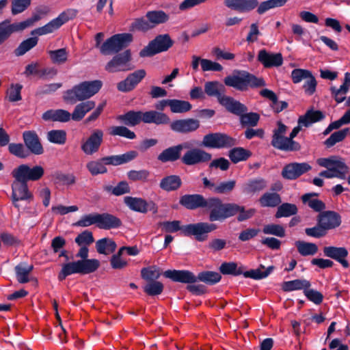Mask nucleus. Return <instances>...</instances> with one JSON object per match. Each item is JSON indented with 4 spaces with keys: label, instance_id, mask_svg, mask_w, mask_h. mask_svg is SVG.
Returning <instances> with one entry per match:
<instances>
[{
    "label": "nucleus",
    "instance_id": "393cba45",
    "mask_svg": "<svg viewBox=\"0 0 350 350\" xmlns=\"http://www.w3.org/2000/svg\"><path fill=\"white\" fill-rule=\"evenodd\" d=\"M184 148H189L188 142H184L173 146L163 150L157 157V159L162 163L174 162L181 159V151Z\"/></svg>",
    "mask_w": 350,
    "mask_h": 350
},
{
    "label": "nucleus",
    "instance_id": "052dcab7",
    "mask_svg": "<svg viewBox=\"0 0 350 350\" xmlns=\"http://www.w3.org/2000/svg\"><path fill=\"white\" fill-rule=\"evenodd\" d=\"M47 139L51 143L63 145L66 142V132L64 130H51L47 133Z\"/></svg>",
    "mask_w": 350,
    "mask_h": 350
},
{
    "label": "nucleus",
    "instance_id": "c85d7f7f",
    "mask_svg": "<svg viewBox=\"0 0 350 350\" xmlns=\"http://www.w3.org/2000/svg\"><path fill=\"white\" fill-rule=\"evenodd\" d=\"M143 122L154 124L156 125H166L170 123V117L165 113L157 110H150L143 112Z\"/></svg>",
    "mask_w": 350,
    "mask_h": 350
},
{
    "label": "nucleus",
    "instance_id": "de8ad7c7",
    "mask_svg": "<svg viewBox=\"0 0 350 350\" xmlns=\"http://www.w3.org/2000/svg\"><path fill=\"white\" fill-rule=\"evenodd\" d=\"M219 270L224 275H240L243 273V266L238 267L235 262H224L220 265Z\"/></svg>",
    "mask_w": 350,
    "mask_h": 350
},
{
    "label": "nucleus",
    "instance_id": "473e14b6",
    "mask_svg": "<svg viewBox=\"0 0 350 350\" xmlns=\"http://www.w3.org/2000/svg\"><path fill=\"white\" fill-rule=\"evenodd\" d=\"M71 114L65 109H49L42 113V118L44 121L68 122L70 121Z\"/></svg>",
    "mask_w": 350,
    "mask_h": 350
},
{
    "label": "nucleus",
    "instance_id": "4d7b16f0",
    "mask_svg": "<svg viewBox=\"0 0 350 350\" xmlns=\"http://www.w3.org/2000/svg\"><path fill=\"white\" fill-rule=\"evenodd\" d=\"M104 191L111 193L116 196H119L130 192V187L126 181L120 182L116 186L105 185Z\"/></svg>",
    "mask_w": 350,
    "mask_h": 350
},
{
    "label": "nucleus",
    "instance_id": "423d86ee",
    "mask_svg": "<svg viewBox=\"0 0 350 350\" xmlns=\"http://www.w3.org/2000/svg\"><path fill=\"white\" fill-rule=\"evenodd\" d=\"M133 40V36L129 33L115 34L102 44L100 53L104 55L118 53L129 46Z\"/></svg>",
    "mask_w": 350,
    "mask_h": 350
},
{
    "label": "nucleus",
    "instance_id": "5701e85b",
    "mask_svg": "<svg viewBox=\"0 0 350 350\" xmlns=\"http://www.w3.org/2000/svg\"><path fill=\"white\" fill-rule=\"evenodd\" d=\"M163 275L174 282L187 284L188 285L196 282L195 274L189 270L168 269L165 271Z\"/></svg>",
    "mask_w": 350,
    "mask_h": 350
},
{
    "label": "nucleus",
    "instance_id": "bb28decb",
    "mask_svg": "<svg viewBox=\"0 0 350 350\" xmlns=\"http://www.w3.org/2000/svg\"><path fill=\"white\" fill-rule=\"evenodd\" d=\"M324 256L335 260L344 268H348L349 263L346 260L349 252L345 247L326 246L323 247Z\"/></svg>",
    "mask_w": 350,
    "mask_h": 350
},
{
    "label": "nucleus",
    "instance_id": "4c0bfd02",
    "mask_svg": "<svg viewBox=\"0 0 350 350\" xmlns=\"http://www.w3.org/2000/svg\"><path fill=\"white\" fill-rule=\"evenodd\" d=\"M252 154L250 150L243 147H234L228 152V157L234 164L247 160Z\"/></svg>",
    "mask_w": 350,
    "mask_h": 350
},
{
    "label": "nucleus",
    "instance_id": "a211bd4d",
    "mask_svg": "<svg viewBox=\"0 0 350 350\" xmlns=\"http://www.w3.org/2000/svg\"><path fill=\"white\" fill-rule=\"evenodd\" d=\"M312 166L306 162H293L284 165L281 175L286 180H293L311 170Z\"/></svg>",
    "mask_w": 350,
    "mask_h": 350
},
{
    "label": "nucleus",
    "instance_id": "b1692460",
    "mask_svg": "<svg viewBox=\"0 0 350 350\" xmlns=\"http://www.w3.org/2000/svg\"><path fill=\"white\" fill-rule=\"evenodd\" d=\"M207 198L201 194H185L179 199V204L187 210L204 208Z\"/></svg>",
    "mask_w": 350,
    "mask_h": 350
},
{
    "label": "nucleus",
    "instance_id": "4468645a",
    "mask_svg": "<svg viewBox=\"0 0 350 350\" xmlns=\"http://www.w3.org/2000/svg\"><path fill=\"white\" fill-rule=\"evenodd\" d=\"M16 175L18 180H23L26 183L28 181H36L40 180L44 174V170L41 165H35L30 167L27 164H21L14 168L12 172Z\"/></svg>",
    "mask_w": 350,
    "mask_h": 350
},
{
    "label": "nucleus",
    "instance_id": "f257e3e1",
    "mask_svg": "<svg viewBox=\"0 0 350 350\" xmlns=\"http://www.w3.org/2000/svg\"><path fill=\"white\" fill-rule=\"evenodd\" d=\"M288 0H267L259 3L258 0H224V5L229 9L239 13H247L257 8L258 14L268 10L284 6Z\"/></svg>",
    "mask_w": 350,
    "mask_h": 350
},
{
    "label": "nucleus",
    "instance_id": "6e6552de",
    "mask_svg": "<svg viewBox=\"0 0 350 350\" xmlns=\"http://www.w3.org/2000/svg\"><path fill=\"white\" fill-rule=\"evenodd\" d=\"M238 144L237 140L224 133H209L204 135L201 146L207 148H230Z\"/></svg>",
    "mask_w": 350,
    "mask_h": 350
},
{
    "label": "nucleus",
    "instance_id": "09e8293b",
    "mask_svg": "<svg viewBox=\"0 0 350 350\" xmlns=\"http://www.w3.org/2000/svg\"><path fill=\"white\" fill-rule=\"evenodd\" d=\"M349 128H345L342 130L335 131L331 134V135L323 142L324 145L327 148L333 147L335 144L338 142H342L347 137Z\"/></svg>",
    "mask_w": 350,
    "mask_h": 350
},
{
    "label": "nucleus",
    "instance_id": "3c124183",
    "mask_svg": "<svg viewBox=\"0 0 350 350\" xmlns=\"http://www.w3.org/2000/svg\"><path fill=\"white\" fill-rule=\"evenodd\" d=\"M298 209L295 204L285 202L280 205L275 213L276 218L288 217L297 213Z\"/></svg>",
    "mask_w": 350,
    "mask_h": 350
},
{
    "label": "nucleus",
    "instance_id": "79ce46f5",
    "mask_svg": "<svg viewBox=\"0 0 350 350\" xmlns=\"http://www.w3.org/2000/svg\"><path fill=\"white\" fill-rule=\"evenodd\" d=\"M117 245L109 238H103L96 242V249L98 254L108 255L115 252Z\"/></svg>",
    "mask_w": 350,
    "mask_h": 350
},
{
    "label": "nucleus",
    "instance_id": "13d9d810",
    "mask_svg": "<svg viewBox=\"0 0 350 350\" xmlns=\"http://www.w3.org/2000/svg\"><path fill=\"white\" fill-rule=\"evenodd\" d=\"M9 152L20 159H26L29 154V151L27 150L25 144L21 143H9L8 144Z\"/></svg>",
    "mask_w": 350,
    "mask_h": 350
},
{
    "label": "nucleus",
    "instance_id": "ddd939ff",
    "mask_svg": "<svg viewBox=\"0 0 350 350\" xmlns=\"http://www.w3.org/2000/svg\"><path fill=\"white\" fill-rule=\"evenodd\" d=\"M50 12V9L46 5H40L36 8L34 12L32 14L31 17L27 18V20L20 22V23H10V21L8 20V26L11 33V35L14 32L23 31L25 29L31 26L34 23L41 20L44 16L47 15Z\"/></svg>",
    "mask_w": 350,
    "mask_h": 350
},
{
    "label": "nucleus",
    "instance_id": "4be33fe9",
    "mask_svg": "<svg viewBox=\"0 0 350 350\" xmlns=\"http://www.w3.org/2000/svg\"><path fill=\"white\" fill-rule=\"evenodd\" d=\"M103 139V132L100 129L94 130L82 144L81 150L88 155H92L97 152L100 147Z\"/></svg>",
    "mask_w": 350,
    "mask_h": 350
},
{
    "label": "nucleus",
    "instance_id": "864d4df0",
    "mask_svg": "<svg viewBox=\"0 0 350 350\" xmlns=\"http://www.w3.org/2000/svg\"><path fill=\"white\" fill-rule=\"evenodd\" d=\"M161 274L160 268L157 266L144 267L141 270L142 278L148 282L157 281Z\"/></svg>",
    "mask_w": 350,
    "mask_h": 350
},
{
    "label": "nucleus",
    "instance_id": "69168bd1",
    "mask_svg": "<svg viewBox=\"0 0 350 350\" xmlns=\"http://www.w3.org/2000/svg\"><path fill=\"white\" fill-rule=\"evenodd\" d=\"M163 284L159 281L148 282L144 286V291L149 296H156L162 293Z\"/></svg>",
    "mask_w": 350,
    "mask_h": 350
},
{
    "label": "nucleus",
    "instance_id": "72a5a7b5",
    "mask_svg": "<svg viewBox=\"0 0 350 350\" xmlns=\"http://www.w3.org/2000/svg\"><path fill=\"white\" fill-rule=\"evenodd\" d=\"M142 114L143 111L131 110L118 116L117 120L126 126H135L143 122Z\"/></svg>",
    "mask_w": 350,
    "mask_h": 350
},
{
    "label": "nucleus",
    "instance_id": "37998d69",
    "mask_svg": "<svg viewBox=\"0 0 350 350\" xmlns=\"http://www.w3.org/2000/svg\"><path fill=\"white\" fill-rule=\"evenodd\" d=\"M196 282L200 281L208 285H215L218 283L221 279V275L219 273L213 271H204L198 273V275H196Z\"/></svg>",
    "mask_w": 350,
    "mask_h": 350
},
{
    "label": "nucleus",
    "instance_id": "1a4fd4ad",
    "mask_svg": "<svg viewBox=\"0 0 350 350\" xmlns=\"http://www.w3.org/2000/svg\"><path fill=\"white\" fill-rule=\"evenodd\" d=\"M77 10L68 8L60 13L57 18L51 20L45 25L33 30L31 34L42 36L52 33L54 30L59 29L68 21L74 19L77 16Z\"/></svg>",
    "mask_w": 350,
    "mask_h": 350
},
{
    "label": "nucleus",
    "instance_id": "5fc2aeb1",
    "mask_svg": "<svg viewBox=\"0 0 350 350\" xmlns=\"http://www.w3.org/2000/svg\"><path fill=\"white\" fill-rule=\"evenodd\" d=\"M239 118L241 125L243 127H254L259 122L260 115L255 112H245L240 115Z\"/></svg>",
    "mask_w": 350,
    "mask_h": 350
},
{
    "label": "nucleus",
    "instance_id": "e2e57ef3",
    "mask_svg": "<svg viewBox=\"0 0 350 350\" xmlns=\"http://www.w3.org/2000/svg\"><path fill=\"white\" fill-rule=\"evenodd\" d=\"M48 53L51 62L55 64H62L68 59V52L64 48L49 51Z\"/></svg>",
    "mask_w": 350,
    "mask_h": 350
},
{
    "label": "nucleus",
    "instance_id": "c03bdc74",
    "mask_svg": "<svg viewBox=\"0 0 350 350\" xmlns=\"http://www.w3.org/2000/svg\"><path fill=\"white\" fill-rule=\"evenodd\" d=\"M259 202L262 207H275L281 203V198L275 192H266L259 198Z\"/></svg>",
    "mask_w": 350,
    "mask_h": 350
},
{
    "label": "nucleus",
    "instance_id": "9b49d317",
    "mask_svg": "<svg viewBox=\"0 0 350 350\" xmlns=\"http://www.w3.org/2000/svg\"><path fill=\"white\" fill-rule=\"evenodd\" d=\"M14 180L12 183V195L11 200L13 206L17 209H20V201H31L33 200V194L29 190L27 183L23 180H18L16 175L11 173Z\"/></svg>",
    "mask_w": 350,
    "mask_h": 350
},
{
    "label": "nucleus",
    "instance_id": "ea45409f",
    "mask_svg": "<svg viewBox=\"0 0 350 350\" xmlns=\"http://www.w3.org/2000/svg\"><path fill=\"white\" fill-rule=\"evenodd\" d=\"M14 269L17 281L21 284H25L29 281V275L33 271V266L23 262L17 265Z\"/></svg>",
    "mask_w": 350,
    "mask_h": 350
},
{
    "label": "nucleus",
    "instance_id": "f3484780",
    "mask_svg": "<svg viewBox=\"0 0 350 350\" xmlns=\"http://www.w3.org/2000/svg\"><path fill=\"white\" fill-rule=\"evenodd\" d=\"M84 261H72L64 263L58 273L57 278L59 281L64 280L72 274L87 275L93 272L87 268Z\"/></svg>",
    "mask_w": 350,
    "mask_h": 350
},
{
    "label": "nucleus",
    "instance_id": "a878e982",
    "mask_svg": "<svg viewBox=\"0 0 350 350\" xmlns=\"http://www.w3.org/2000/svg\"><path fill=\"white\" fill-rule=\"evenodd\" d=\"M317 221L327 232L328 230L336 228L341 224V217L335 211H323L318 215Z\"/></svg>",
    "mask_w": 350,
    "mask_h": 350
},
{
    "label": "nucleus",
    "instance_id": "2eb2a0df",
    "mask_svg": "<svg viewBox=\"0 0 350 350\" xmlns=\"http://www.w3.org/2000/svg\"><path fill=\"white\" fill-rule=\"evenodd\" d=\"M212 159V154L206 150L193 148L188 150L181 157V162L187 166L196 165L209 162Z\"/></svg>",
    "mask_w": 350,
    "mask_h": 350
},
{
    "label": "nucleus",
    "instance_id": "7ed1b4c3",
    "mask_svg": "<svg viewBox=\"0 0 350 350\" xmlns=\"http://www.w3.org/2000/svg\"><path fill=\"white\" fill-rule=\"evenodd\" d=\"M301 124L293 128L288 137L284 135L287 130V126L281 121H278V128L273 131L272 139L271 144L273 147L278 150L286 152L299 151L301 149L299 143L294 140L301 130Z\"/></svg>",
    "mask_w": 350,
    "mask_h": 350
},
{
    "label": "nucleus",
    "instance_id": "39448f33",
    "mask_svg": "<svg viewBox=\"0 0 350 350\" xmlns=\"http://www.w3.org/2000/svg\"><path fill=\"white\" fill-rule=\"evenodd\" d=\"M236 207L234 203H224L219 198L211 197L207 198L204 209L209 211L208 220L213 222L234 216Z\"/></svg>",
    "mask_w": 350,
    "mask_h": 350
},
{
    "label": "nucleus",
    "instance_id": "8fccbe9b",
    "mask_svg": "<svg viewBox=\"0 0 350 350\" xmlns=\"http://www.w3.org/2000/svg\"><path fill=\"white\" fill-rule=\"evenodd\" d=\"M158 226L167 233H174L180 230V234L184 236L185 225L180 226V221L178 220L160 221L158 223Z\"/></svg>",
    "mask_w": 350,
    "mask_h": 350
},
{
    "label": "nucleus",
    "instance_id": "dca6fc26",
    "mask_svg": "<svg viewBox=\"0 0 350 350\" xmlns=\"http://www.w3.org/2000/svg\"><path fill=\"white\" fill-rule=\"evenodd\" d=\"M116 55L106 64L105 70L109 72L126 71L131 68L128 64L131 60V53L130 49L125 50L123 53H116Z\"/></svg>",
    "mask_w": 350,
    "mask_h": 350
},
{
    "label": "nucleus",
    "instance_id": "338daca9",
    "mask_svg": "<svg viewBox=\"0 0 350 350\" xmlns=\"http://www.w3.org/2000/svg\"><path fill=\"white\" fill-rule=\"evenodd\" d=\"M262 232L266 234H271L278 237H284L286 235L284 227L280 224H271L265 225Z\"/></svg>",
    "mask_w": 350,
    "mask_h": 350
},
{
    "label": "nucleus",
    "instance_id": "9d476101",
    "mask_svg": "<svg viewBox=\"0 0 350 350\" xmlns=\"http://www.w3.org/2000/svg\"><path fill=\"white\" fill-rule=\"evenodd\" d=\"M317 163L323 167L332 171L337 178L345 180L349 173V167L345 159L339 156L332 155L328 157H322L317 160Z\"/></svg>",
    "mask_w": 350,
    "mask_h": 350
},
{
    "label": "nucleus",
    "instance_id": "f704fd0d",
    "mask_svg": "<svg viewBox=\"0 0 350 350\" xmlns=\"http://www.w3.org/2000/svg\"><path fill=\"white\" fill-rule=\"evenodd\" d=\"M325 118L324 113L319 110L308 109L304 116L298 119V124L308 127L311 124L319 122Z\"/></svg>",
    "mask_w": 350,
    "mask_h": 350
},
{
    "label": "nucleus",
    "instance_id": "7c9ffc66",
    "mask_svg": "<svg viewBox=\"0 0 350 350\" xmlns=\"http://www.w3.org/2000/svg\"><path fill=\"white\" fill-rule=\"evenodd\" d=\"M204 93L210 97H215L218 103L225 97L226 88L218 81H207L204 86Z\"/></svg>",
    "mask_w": 350,
    "mask_h": 350
},
{
    "label": "nucleus",
    "instance_id": "0e129e2a",
    "mask_svg": "<svg viewBox=\"0 0 350 350\" xmlns=\"http://www.w3.org/2000/svg\"><path fill=\"white\" fill-rule=\"evenodd\" d=\"M267 181L262 178L250 180L245 187L248 193H255L264 189L267 187Z\"/></svg>",
    "mask_w": 350,
    "mask_h": 350
},
{
    "label": "nucleus",
    "instance_id": "a19ab883",
    "mask_svg": "<svg viewBox=\"0 0 350 350\" xmlns=\"http://www.w3.org/2000/svg\"><path fill=\"white\" fill-rule=\"evenodd\" d=\"M124 202L132 211L142 213H147V202L141 198L126 196L124 199Z\"/></svg>",
    "mask_w": 350,
    "mask_h": 350
},
{
    "label": "nucleus",
    "instance_id": "20e7f679",
    "mask_svg": "<svg viewBox=\"0 0 350 350\" xmlns=\"http://www.w3.org/2000/svg\"><path fill=\"white\" fill-rule=\"evenodd\" d=\"M224 85L241 92L247 91L249 88H257L266 85L263 78L257 77L254 75L243 70H234L232 75L224 78Z\"/></svg>",
    "mask_w": 350,
    "mask_h": 350
},
{
    "label": "nucleus",
    "instance_id": "58836bf2",
    "mask_svg": "<svg viewBox=\"0 0 350 350\" xmlns=\"http://www.w3.org/2000/svg\"><path fill=\"white\" fill-rule=\"evenodd\" d=\"M311 286L310 281L305 279H296L290 281L284 282L282 284V290L284 292L293 291L304 290L308 288Z\"/></svg>",
    "mask_w": 350,
    "mask_h": 350
},
{
    "label": "nucleus",
    "instance_id": "a18cd8bd",
    "mask_svg": "<svg viewBox=\"0 0 350 350\" xmlns=\"http://www.w3.org/2000/svg\"><path fill=\"white\" fill-rule=\"evenodd\" d=\"M146 17L150 21L151 25H153V28L159 25L166 23L170 17L163 10H154L149 11L146 13Z\"/></svg>",
    "mask_w": 350,
    "mask_h": 350
},
{
    "label": "nucleus",
    "instance_id": "e433bc0d",
    "mask_svg": "<svg viewBox=\"0 0 350 350\" xmlns=\"http://www.w3.org/2000/svg\"><path fill=\"white\" fill-rule=\"evenodd\" d=\"M182 185V180L178 175H170L163 178L159 183L161 189L165 191L178 190Z\"/></svg>",
    "mask_w": 350,
    "mask_h": 350
},
{
    "label": "nucleus",
    "instance_id": "f03ea898",
    "mask_svg": "<svg viewBox=\"0 0 350 350\" xmlns=\"http://www.w3.org/2000/svg\"><path fill=\"white\" fill-rule=\"evenodd\" d=\"M103 85L100 80L85 81L74 85L63 93V100L68 104H75L78 101L89 99L99 92Z\"/></svg>",
    "mask_w": 350,
    "mask_h": 350
},
{
    "label": "nucleus",
    "instance_id": "aec40b11",
    "mask_svg": "<svg viewBox=\"0 0 350 350\" xmlns=\"http://www.w3.org/2000/svg\"><path fill=\"white\" fill-rule=\"evenodd\" d=\"M200 126V121L194 118H186L170 121V129L177 133L187 134L197 131Z\"/></svg>",
    "mask_w": 350,
    "mask_h": 350
},
{
    "label": "nucleus",
    "instance_id": "49530a36",
    "mask_svg": "<svg viewBox=\"0 0 350 350\" xmlns=\"http://www.w3.org/2000/svg\"><path fill=\"white\" fill-rule=\"evenodd\" d=\"M295 245L298 252L303 256H313L318 252L317 245L313 243L297 241Z\"/></svg>",
    "mask_w": 350,
    "mask_h": 350
},
{
    "label": "nucleus",
    "instance_id": "680f3d73",
    "mask_svg": "<svg viewBox=\"0 0 350 350\" xmlns=\"http://www.w3.org/2000/svg\"><path fill=\"white\" fill-rule=\"evenodd\" d=\"M86 167L92 176H96L100 174H105L107 172L105 164L102 161V158L92 161L87 163Z\"/></svg>",
    "mask_w": 350,
    "mask_h": 350
},
{
    "label": "nucleus",
    "instance_id": "cd10ccee",
    "mask_svg": "<svg viewBox=\"0 0 350 350\" xmlns=\"http://www.w3.org/2000/svg\"><path fill=\"white\" fill-rule=\"evenodd\" d=\"M258 60L265 68L278 67L283 64V57L281 53H269L265 49L259 51Z\"/></svg>",
    "mask_w": 350,
    "mask_h": 350
},
{
    "label": "nucleus",
    "instance_id": "412c9836",
    "mask_svg": "<svg viewBox=\"0 0 350 350\" xmlns=\"http://www.w3.org/2000/svg\"><path fill=\"white\" fill-rule=\"evenodd\" d=\"M146 72L144 69H139L129 74L126 78L117 84V89L122 92H129L135 87L146 77Z\"/></svg>",
    "mask_w": 350,
    "mask_h": 350
},
{
    "label": "nucleus",
    "instance_id": "f8f14e48",
    "mask_svg": "<svg viewBox=\"0 0 350 350\" xmlns=\"http://www.w3.org/2000/svg\"><path fill=\"white\" fill-rule=\"evenodd\" d=\"M217 226L214 223L198 222L185 225L184 236H193L195 239L199 242L207 240L208 233L215 230Z\"/></svg>",
    "mask_w": 350,
    "mask_h": 350
},
{
    "label": "nucleus",
    "instance_id": "774afa93",
    "mask_svg": "<svg viewBox=\"0 0 350 350\" xmlns=\"http://www.w3.org/2000/svg\"><path fill=\"white\" fill-rule=\"evenodd\" d=\"M152 28L153 25H151L150 21L144 17L136 18L131 25V29L133 31H147Z\"/></svg>",
    "mask_w": 350,
    "mask_h": 350
},
{
    "label": "nucleus",
    "instance_id": "6ab92c4d",
    "mask_svg": "<svg viewBox=\"0 0 350 350\" xmlns=\"http://www.w3.org/2000/svg\"><path fill=\"white\" fill-rule=\"evenodd\" d=\"M23 139L29 154L40 155L44 153V148L40 139L35 131H25L23 133Z\"/></svg>",
    "mask_w": 350,
    "mask_h": 350
},
{
    "label": "nucleus",
    "instance_id": "c9c22d12",
    "mask_svg": "<svg viewBox=\"0 0 350 350\" xmlns=\"http://www.w3.org/2000/svg\"><path fill=\"white\" fill-rule=\"evenodd\" d=\"M89 249L88 246L82 245L76 254L77 258H80L78 261H84L85 267L92 272H95L100 267V261L95 258H88Z\"/></svg>",
    "mask_w": 350,
    "mask_h": 350
},
{
    "label": "nucleus",
    "instance_id": "0eeeda50",
    "mask_svg": "<svg viewBox=\"0 0 350 350\" xmlns=\"http://www.w3.org/2000/svg\"><path fill=\"white\" fill-rule=\"evenodd\" d=\"M174 42L168 33L159 34L139 52L141 57H152L158 53L168 51Z\"/></svg>",
    "mask_w": 350,
    "mask_h": 350
},
{
    "label": "nucleus",
    "instance_id": "c756f323",
    "mask_svg": "<svg viewBox=\"0 0 350 350\" xmlns=\"http://www.w3.org/2000/svg\"><path fill=\"white\" fill-rule=\"evenodd\" d=\"M219 104L224 107L228 112L238 116L248 110L244 104L228 96H225L223 99H221Z\"/></svg>",
    "mask_w": 350,
    "mask_h": 350
},
{
    "label": "nucleus",
    "instance_id": "bf43d9fd",
    "mask_svg": "<svg viewBox=\"0 0 350 350\" xmlns=\"http://www.w3.org/2000/svg\"><path fill=\"white\" fill-rule=\"evenodd\" d=\"M98 224V213L83 215L79 220L72 224L73 226L88 227L91 225Z\"/></svg>",
    "mask_w": 350,
    "mask_h": 350
},
{
    "label": "nucleus",
    "instance_id": "2f4dec72",
    "mask_svg": "<svg viewBox=\"0 0 350 350\" xmlns=\"http://www.w3.org/2000/svg\"><path fill=\"white\" fill-rule=\"evenodd\" d=\"M122 222L118 217L108 213H98V228L103 230L116 229L120 228Z\"/></svg>",
    "mask_w": 350,
    "mask_h": 350
},
{
    "label": "nucleus",
    "instance_id": "603ef678",
    "mask_svg": "<svg viewBox=\"0 0 350 350\" xmlns=\"http://www.w3.org/2000/svg\"><path fill=\"white\" fill-rule=\"evenodd\" d=\"M38 42V38L37 37H31L23 40L14 50V53L15 55L18 57L23 55L27 51L36 46Z\"/></svg>",
    "mask_w": 350,
    "mask_h": 350
},
{
    "label": "nucleus",
    "instance_id": "6e6d98bb",
    "mask_svg": "<svg viewBox=\"0 0 350 350\" xmlns=\"http://www.w3.org/2000/svg\"><path fill=\"white\" fill-rule=\"evenodd\" d=\"M192 108L191 104L186 100L178 99H171L170 110L174 113H183L190 111Z\"/></svg>",
    "mask_w": 350,
    "mask_h": 350
}]
</instances>
